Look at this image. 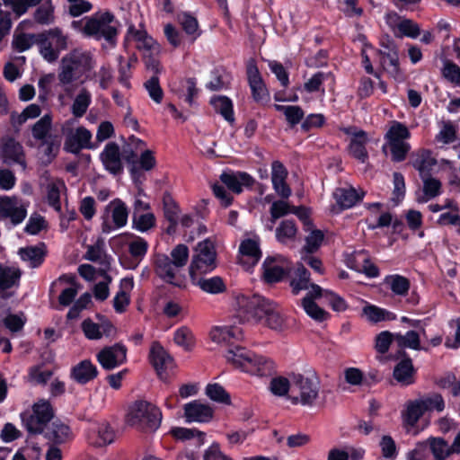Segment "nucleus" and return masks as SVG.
Here are the masks:
<instances>
[{
	"label": "nucleus",
	"mask_w": 460,
	"mask_h": 460,
	"mask_svg": "<svg viewBox=\"0 0 460 460\" xmlns=\"http://www.w3.org/2000/svg\"><path fill=\"white\" fill-rule=\"evenodd\" d=\"M162 421L160 410L147 401H136L128 410L126 422L128 425L144 431L156 430Z\"/></svg>",
	"instance_id": "423d86ee"
},
{
	"label": "nucleus",
	"mask_w": 460,
	"mask_h": 460,
	"mask_svg": "<svg viewBox=\"0 0 460 460\" xmlns=\"http://www.w3.org/2000/svg\"><path fill=\"white\" fill-rule=\"evenodd\" d=\"M97 368L89 360H83L71 371V377L78 384L84 385L97 376Z\"/></svg>",
	"instance_id": "473e14b6"
},
{
	"label": "nucleus",
	"mask_w": 460,
	"mask_h": 460,
	"mask_svg": "<svg viewBox=\"0 0 460 460\" xmlns=\"http://www.w3.org/2000/svg\"><path fill=\"white\" fill-rule=\"evenodd\" d=\"M70 436L69 427L60 421H54L47 432L48 438L58 444L66 442Z\"/></svg>",
	"instance_id": "8fccbe9b"
},
{
	"label": "nucleus",
	"mask_w": 460,
	"mask_h": 460,
	"mask_svg": "<svg viewBox=\"0 0 460 460\" xmlns=\"http://www.w3.org/2000/svg\"><path fill=\"white\" fill-rule=\"evenodd\" d=\"M392 154V159L395 162L403 161L410 151V145L405 140H394L387 142Z\"/></svg>",
	"instance_id": "680f3d73"
},
{
	"label": "nucleus",
	"mask_w": 460,
	"mask_h": 460,
	"mask_svg": "<svg viewBox=\"0 0 460 460\" xmlns=\"http://www.w3.org/2000/svg\"><path fill=\"white\" fill-rule=\"evenodd\" d=\"M1 155L5 163H17L25 169L22 146L13 138L6 137L2 139Z\"/></svg>",
	"instance_id": "412c9836"
},
{
	"label": "nucleus",
	"mask_w": 460,
	"mask_h": 460,
	"mask_svg": "<svg viewBox=\"0 0 460 460\" xmlns=\"http://www.w3.org/2000/svg\"><path fill=\"white\" fill-rule=\"evenodd\" d=\"M206 394L213 401L229 403L230 398L226 390L218 384H210L206 387Z\"/></svg>",
	"instance_id": "338daca9"
},
{
	"label": "nucleus",
	"mask_w": 460,
	"mask_h": 460,
	"mask_svg": "<svg viewBox=\"0 0 460 460\" xmlns=\"http://www.w3.org/2000/svg\"><path fill=\"white\" fill-rule=\"evenodd\" d=\"M128 210L126 204L119 199L111 201L105 208L102 216V230L110 234L112 230L121 228L128 223Z\"/></svg>",
	"instance_id": "9b49d317"
},
{
	"label": "nucleus",
	"mask_w": 460,
	"mask_h": 460,
	"mask_svg": "<svg viewBox=\"0 0 460 460\" xmlns=\"http://www.w3.org/2000/svg\"><path fill=\"white\" fill-rule=\"evenodd\" d=\"M424 413L425 411L420 399L410 401L406 403L405 410L402 412V420L408 433L411 432V429Z\"/></svg>",
	"instance_id": "7c9ffc66"
},
{
	"label": "nucleus",
	"mask_w": 460,
	"mask_h": 460,
	"mask_svg": "<svg viewBox=\"0 0 460 460\" xmlns=\"http://www.w3.org/2000/svg\"><path fill=\"white\" fill-rule=\"evenodd\" d=\"M53 417V410L49 401L41 399L33 404L32 413L23 415L22 420L31 433H41Z\"/></svg>",
	"instance_id": "f8f14e48"
},
{
	"label": "nucleus",
	"mask_w": 460,
	"mask_h": 460,
	"mask_svg": "<svg viewBox=\"0 0 460 460\" xmlns=\"http://www.w3.org/2000/svg\"><path fill=\"white\" fill-rule=\"evenodd\" d=\"M134 288L133 279L125 278L120 281V290L113 299V306L116 312L123 313L129 305V292Z\"/></svg>",
	"instance_id": "4c0bfd02"
},
{
	"label": "nucleus",
	"mask_w": 460,
	"mask_h": 460,
	"mask_svg": "<svg viewBox=\"0 0 460 460\" xmlns=\"http://www.w3.org/2000/svg\"><path fill=\"white\" fill-rule=\"evenodd\" d=\"M225 358L235 368L252 376H268L274 369V364L270 359L256 355L240 346L229 348Z\"/></svg>",
	"instance_id": "20e7f679"
},
{
	"label": "nucleus",
	"mask_w": 460,
	"mask_h": 460,
	"mask_svg": "<svg viewBox=\"0 0 460 460\" xmlns=\"http://www.w3.org/2000/svg\"><path fill=\"white\" fill-rule=\"evenodd\" d=\"M291 394L289 401L292 404L304 407L314 406L320 393V380L314 371L305 373H291Z\"/></svg>",
	"instance_id": "39448f33"
},
{
	"label": "nucleus",
	"mask_w": 460,
	"mask_h": 460,
	"mask_svg": "<svg viewBox=\"0 0 460 460\" xmlns=\"http://www.w3.org/2000/svg\"><path fill=\"white\" fill-rule=\"evenodd\" d=\"M234 308L242 323H260L278 332L287 329L286 318L278 305L264 296L239 295L235 298Z\"/></svg>",
	"instance_id": "f257e3e1"
},
{
	"label": "nucleus",
	"mask_w": 460,
	"mask_h": 460,
	"mask_svg": "<svg viewBox=\"0 0 460 460\" xmlns=\"http://www.w3.org/2000/svg\"><path fill=\"white\" fill-rule=\"evenodd\" d=\"M343 131L350 137L349 146V154L361 163H365L368 158L366 149V145L368 142L367 133L354 127L346 128Z\"/></svg>",
	"instance_id": "dca6fc26"
},
{
	"label": "nucleus",
	"mask_w": 460,
	"mask_h": 460,
	"mask_svg": "<svg viewBox=\"0 0 460 460\" xmlns=\"http://www.w3.org/2000/svg\"><path fill=\"white\" fill-rule=\"evenodd\" d=\"M261 257L259 242L255 239L243 240L239 247V263L246 270L258 263Z\"/></svg>",
	"instance_id": "6ab92c4d"
},
{
	"label": "nucleus",
	"mask_w": 460,
	"mask_h": 460,
	"mask_svg": "<svg viewBox=\"0 0 460 460\" xmlns=\"http://www.w3.org/2000/svg\"><path fill=\"white\" fill-rule=\"evenodd\" d=\"M179 207L169 195L164 197V214L169 221L170 226L168 232L175 231V227L179 221Z\"/></svg>",
	"instance_id": "49530a36"
},
{
	"label": "nucleus",
	"mask_w": 460,
	"mask_h": 460,
	"mask_svg": "<svg viewBox=\"0 0 460 460\" xmlns=\"http://www.w3.org/2000/svg\"><path fill=\"white\" fill-rule=\"evenodd\" d=\"M363 194V192L358 193L353 188H339L333 192L334 199L341 208L353 207L362 199Z\"/></svg>",
	"instance_id": "58836bf2"
},
{
	"label": "nucleus",
	"mask_w": 460,
	"mask_h": 460,
	"mask_svg": "<svg viewBox=\"0 0 460 460\" xmlns=\"http://www.w3.org/2000/svg\"><path fill=\"white\" fill-rule=\"evenodd\" d=\"M41 34H44L45 40L42 41L40 55L48 62H55L60 51L67 49L68 37L58 27L43 31Z\"/></svg>",
	"instance_id": "9d476101"
},
{
	"label": "nucleus",
	"mask_w": 460,
	"mask_h": 460,
	"mask_svg": "<svg viewBox=\"0 0 460 460\" xmlns=\"http://www.w3.org/2000/svg\"><path fill=\"white\" fill-rule=\"evenodd\" d=\"M309 272L302 264H298L296 270L295 276L291 279L290 286L292 288V293L297 295L301 290L312 288V285L309 282Z\"/></svg>",
	"instance_id": "37998d69"
},
{
	"label": "nucleus",
	"mask_w": 460,
	"mask_h": 460,
	"mask_svg": "<svg viewBox=\"0 0 460 460\" xmlns=\"http://www.w3.org/2000/svg\"><path fill=\"white\" fill-rule=\"evenodd\" d=\"M288 171L279 161H274L271 164V181L275 191L282 198H288L291 190L286 182Z\"/></svg>",
	"instance_id": "393cba45"
},
{
	"label": "nucleus",
	"mask_w": 460,
	"mask_h": 460,
	"mask_svg": "<svg viewBox=\"0 0 460 460\" xmlns=\"http://www.w3.org/2000/svg\"><path fill=\"white\" fill-rule=\"evenodd\" d=\"M173 341L177 345L184 348L186 350H190L194 344L193 334L191 331L185 326L175 331Z\"/></svg>",
	"instance_id": "052dcab7"
},
{
	"label": "nucleus",
	"mask_w": 460,
	"mask_h": 460,
	"mask_svg": "<svg viewBox=\"0 0 460 460\" xmlns=\"http://www.w3.org/2000/svg\"><path fill=\"white\" fill-rule=\"evenodd\" d=\"M323 289L320 286L312 285V290L301 301L305 312L311 318L318 322L324 321L328 316V313L319 307L314 302L315 299L323 297Z\"/></svg>",
	"instance_id": "a211bd4d"
},
{
	"label": "nucleus",
	"mask_w": 460,
	"mask_h": 460,
	"mask_svg": "<svg viewBox=\"0 0 460 460\" xmlns=\"http://www.w3.org/2000/svg\"><path fill=\"white\" fill-rule=\"evenodd\" d=\"M171 261L179 270L187 264L189 259V249L185 244L176 245L170 253Z\"/></svg>",
	"instance_id": "69168bd1"
},
{
	"label": "nucleus",
	"mask_w": 460,
	"mask_h": 460,
	"mask_svg": "<svg viewBox=\"0 0 460 460\" xmlns=\"http://www.w3.org/2000/svg\"><path fill=\"white\" fill-rule=\"evenodd\" d=\"M72 27L83 35L113 44L119 31V22L109 11H100L81 20L74 21Z\"/></svg>",
	"instance_id": "7ed1b4c3"
},
{
	"label": "nucleus",
	"mask_w": 460,
	"mask_h": 460,
	"mask_svg": "<svg viewBox=\"0 0 460 460\" xmlns=\"http://www.w3.org/2000/svg\"><path fill=\"white\" fill-rule=\"evenodd\" d=\"M247 76L254 100L256 102L266 100L268 98V91L253 61L249 62L247 66Z\"/></svg>",
	"instance_id": "bb28decb"
},
{
	"label": "nucleus",
	"mask_w": 460,
	"mask_h": 460,
	"mask_svg": "<svg viewBox=\"0 0 460 460\" xmlns=\"http://www.w3.org/2000/svg\"><path fill=\"white\" fill-rule=\"evenodd\" d=\"M411 133L407 127L400 122H394L386 132L387 142L394 140H406L410 138Z\"/></svg>",
	"instance_id": "0e129e2a"
},
{
	"label": "nucleus",
	"mask_w": 460,
	"mask_h": 460,
	"mask_svg": "<svg viewBox=\"0 0 460 460\" xmlns=\"http://www.w3.org/2000/svg\"><path fill=\"white\" fill-rule=\"evenodd\" d=\"M210 103L216 112L221 114L226 121L230 123L234 122L233 104L229 98L226 96H216L211 99Z\"/></svg>",
	"instance_id": "c03bdc74"
},
{
	"label": "nucleus",
	"mask_w": 460,
	"mask_h": 460,
	"mask_svg": "<svg viewBox=\"0 0 460 460\" xmlns=\"http://www.w3.org/2000/svg\"><path fill=\"white\" fill-rule=\"evenodd\" d=\"M115 433L109 423H102L96 430L89 436V443L96 447H105L114 441Z\"/></svg>",
	"instance_id": "c9c22d12"
},
{
	"label": "nucleus",
	"mask_w": 460,
	"mask_h": 460,
	"mask_svg": "<svg viewBox=\"0 0 460 460\" xmlns=\"http://www.w3.org/2000/svg\"><path fill=\"white\" fill-rule=\"evenodd\" d=\"M0 215L3 218L10 219L13 225H18L27 216V204L15 197H2Z\"/></svg>",
	"instance_id": "ddd939ff"
},
{
	"label": "nucleus",
	"mask_w": 460,
	"mask_h": 460,
	"mask_svg": "<svg viewBox=\"0 0 460 460\" xmlns=\"http://www.w3.org/2000/svg\"><path fill=\"white\" fill-rule=\"evenodd\" d=\"M34 21L41 25H49L55 22L54 6L50 0H47L39 6L33 14Z\"/></svg>",
	"instance_id": "de8ad7c7"
},
{
	"label": "nucleus",
	"mask_w": 460,
	"mask_h": 460,
	"mask_svg": "<svg viewBox=\"0 0 460 460\" xmlns=\"http://www.w3.org/2000/svg\"><path fill=\"white\" fill-rule=\"evenodd\" d=\"M296 227L293 221H282L279 226L276 229V237L280 243H286L296 236Z\"/></svg>",
	"instance_id": "e2e57ef3"
},
{
	"label": "nucleus",
	"mask_w": 460,
	"mask_h": 460,
	"mask_svg": "<svg viewBox=\"0 0 460 460\" xmlns=\"http://www.w3.org/2000/svg\"><path fill=\"white\" fill-rule=\"evenodd\" d=\"M274 107L285 115L288 123L292 127L297 125L305 116L304 111L297 105L275 104Z\"/></svg>",
	"instance_id": "3c124183"
},
{
	"label": "nucleus",
	"mask_w": 460,
	"mask_h": 460,
	"mask_svg": "<svg viewBox=\"0 0 460 460\" xmlns=\"http://www.w3.org/2000/svg\"><path fill=\"white\" fill-rule=\"evenodd\" d=\"M291 388V373L287 377L278 376L272 378L270 384V389L274 395L287 396L288 400Z\"/></svg>",
	"instance_id": "09e8293b"
},
{
	"label": "nucleus",
	"mask_w": 460,
	"mask_h": 460,
	"mask_svg": "<svg viewBox=\"0 0 460 460\" xmlns=\"http://www.w3.org/2000/svg\"><path fill=\"white\" fill-rule=\"evenodd\" d=\"M426 441L429 444L431 458L434 460H446L452 455L450 446L444 438L430 437Z\"/></svg>",
	"instance_id": "ea45409f"
},
{
	"label": "nucleus",
	"mask_w": 460,
	"mask_h": 460,
	"mask_svg": "<svg viewBox=\"0 0 460 460\" xmlns=\"http://www.w3.org/2000/svg\"><path fill=\"white\" fill-rule=\"evenodd\" d=\"M216 267V251L214 243L209 240L199 243L193 256L190 274L192 279L202 273H207Z\"/></svg>",
	"instance_id": "1a4fd4ad"
},
{
	"label": "nucleus",
	"mask_w": 460,
	"mask_h": 460,
	"mask_svg": "<svg viewBox=\"0 0 460 460\" xmlns=\"http://www.w3.org/2000/svg\"><path fill=\"white\" fill-rule=\"evenodd\" d=\"M154 266L156 275L163 280L169 283H172V280L175 279L179 271V269L174 266L171 258L163 253L155 254L154 258Z\"/></svg>",
	"instance_id": "5701e85b"
},
{
	"label": "nucleus",
	"mask_w": 460,
	"mask_h": 460,
	"mask_svg": "<svg viewBox=\"0 0 460 460\" xmlns=\"http://www.w3.org/2000/svg\"><path fill=\"white\" fill-rule=\"evenodd\" d=\"M385 22L395 37L417 38L420 35V28L413 21L402 17L394 12L385 15Z\"/></svg>",
	"instance_id": "4468645a"
},
{
	"label": "nucleus",
	"mask_w": 460,
	"mask_h": 460,
	"mask_svg": "<svg viewBox=\"0 0 460 460\" xmlns=\"http://www.w3.org/2000/svg\"><path fill=\"white\" fill-rule=\"evenodd\" d=\"M155 217L152 213L135 215L133 217V225L135 228L141 232L147 231L155 226Z\"/></svg>",
	"instance_id": "774afa93"
},
{
	"label": "nucleus",
	"mask_w": 460,
	"mask_h": 460,
	"mask_svg": "<svg viewBox=\"0 0 460 460\" xmlns=\"http://www.w3.org/2000/svg\"><path fill=\"white\" fill-rule=\"evenodd\" d=\"M75 126V119H67L61 126V133L65 137L64 149L72 154H78L82 149H91L92 133L84 127Z\"/></svg>",
	"instance_id": "6e6552de"
},
{
	"label": "nucleus",
	"mask_w": 460,
	"mask_h": 460,
	"mask_svg": "<svg viewBox=\"0 0 460 460\" xmlns=\"http://www.w3.org/2000/svg\"><path fill=\"white\" fill-rule=\"evenodd\" d=\"M197 285L205 292L210 294H218L226 289V286L219 277L210 279H199Z\"/></svg>",
	"instance_id": "4d7b16f0"
},
{
	"label": "nucleus",
	"mask_w": 460,
	"mask_h": 460,
	"mask_svg": "<svg viewBox=\"0 0 460 460\" xmlns=\"http://www.w3.org/2000/svg\"><path fill=\"white\" fill-rule=\"evenodd\" d=\"M221 181L234 193H241L243 186H251L252 178L246 172H224L220 175Z\"/></svg>",
	"instance_id": "c85d7f7f"
},
{
	"label": "nucleus",
	"mask_w": 460,
	"mask_h": 460,
	"mask_svg": "<svg viewBox=\"0 0 460 460\" xmlns=\"http://www.w3.org/2000/svg\"><path fill=\"white\" fill-rule=\"evenodd\" d=\"M52 125V118L46 114L41 117L32 127V137L35 139L43 141L49 139V134Z\"/></svg>",
	"instance_id": "864d4df0"
},
{
	"label": "nucleus",
	"mask_w": 460,
	"mask_h": 460,
	"mask_svg": "<svg viewBox=\"0 0 460 460\" xmlns=\"http://www.w3.org/2000/svg\"><path fill=\"white\" fill-rule=\"evenodd\" d=\"M145 82L144 86L149 97L156 103H160L164 97V91L160 85L158 74H155Z\"/></svg>",
	"instance_id": "6e6d98bb"
},
{
	"label": "nucleus",
	"mask_w": 460,
	"mask_h": 460,
	"mask_svg": "<svg viewBox=\"0 0 460 460\" xmlns=\"http://www.w3.org/2000/svg\"><path fill=\"white\" fill-rule=\"evenodd\" d=\"M95 66L91 51L77 48L66 54L60 60L58 79L59 85L67 93H72L87 78V74Z\"/></svg>",
	"instance_id": "f03ea898"
},
{
	"label": "nucleus",
	"mask_w": 460,
	"mask_h": 460,
	"mask_svg": "<svg viewBox=\"0 0 460 460\" xmlns=\"http://www.w3.org/2000/svg\"><path fill=\"white\" fill-rule=\"evenodd\" d=\"M288 270V263L284 257H268L263 262V278L268 283L278 282Z\"/></svg>",
	"instance_id": "f3484780"
},
{
	"label": "nucleus",
	"mask_w": 460,
	"mask_h": 460,
	"mask_svg": "<svg viewBox=\"0 0 460 460\" xmlns=\"http://www.w3.org/2000/svg\"><path fill=\"white\" fill-rule=\"evenodd\" d=\"M184 417L187 422H208L213 417L212 408L195 400L184 405Z\"/></svg>",
	"instance_id": "aec40b11"
},
{
	"label": "nucleus",
	"mask_w": 460,
	"mask_h": 460,
	"mask_svg": "<svg viewBox=\"0 0 460 460\" xmlns=\"http://www.w3.org/2000/svg\"><path fill=\"white\" fill-rule=\"evenodd\" d=\"M380 66L383 69L394 79H401V70L399 67L398 53H395L394 60L390 58V56H383L379 58Z\"/></svg>",
	"instance_id": "bf43d9fd"
},
{
	"label": "nucleus",
	"mask_w": 460,
	"mask_h": 460,
	"mask_svg": "<svg viewBox=\"0 0 460 460\" xmlns=\"http://www.w3.org/2000/svg\"><path fill=\"white\" fill-rule=\"evenodd\" d=\"M413 156L412 165L420 172L421 178L429 175L431 169L437 164L436 158L428 149H420L414 153Z\"/></svg>",
	"instance_id": "72a5a7b5"
},
{
	"label": "nucleus",
	"mask_w": 460,
	"mask_h": 460,
	"mask_svg": "<svg viewBox=\"0 0 460 460\" xmlns=\"http://www.w3.org/2000/svg\"><path fill=\"white\" fill-rule=\"evenodd\" d=\"M44 34L40 33H19L17 34L13 40V46L20 52H23L33 45H38L40 50L42 47V41L45 40Z\"/></svg>",
	"instance_id": "e433bc0d"
},
{
	"label": "nucleus",
	"mask_w": 460,
	"mask_h": 460,
	"mask_svg": "<svg viewBox=\"0 0 460 460\" xmlns=\"http://www.w3.org/2000/svg\"><path fill=\"white\" fill-rule=\"evenodd\" d=\"M348 265L358 272L364 273L368 278H376L379 275L378 268L370 261L369 256L364 252H357L349 260Z\"/></svg>",
	"instance_id": "a878e982"
},
{
	"label": "nucleus",
	"mask_w": 460,
	"mask_h": 460,
	"mask_svg": "<svg viewBox=\"0 0 460 460\" xmlns=\"http://www.w3.org/2000/svg\"><path fill=\"white\" fill-rule=\"evenodd\" d=\"M82 330L85 337L89 340H99L103 335H110L112 331V324L108 321L102 323H96L92 319L87 318L82 323Z\"/></svg>",
	"instance_id": "c756f323"
},
{
	"label": "nucleus",
	"mask_w": 460,
	"mask_h": 460,
	"mask_svg": "<svg viewBox=\"0 0 460 460\" xmlns=\"http://www.w3.org/2000/svg\"><path fill=\"white\" fill-rule=\"evenodd\" d=\"M92 102V94L86 88H81L71 105V112L75 118L83 117Z\"/></svg>",
	"instance_id": "a19ab883"
},
{
	"label": "nucleus",
	"mask_w": 460,
	"mask_h": 460,
	"mask_svg": "<svg viewBox=\"0 0 460 460\" xmlns=\"http://www.w3.org/2000/svg\"><path fill=\"white\" fill-rule=\"evenodd\" d=\"M385 284H386L391 290L398 296L406 295L410 288L409 280L405 277L400 275L387 276L385 279Z\"/></svg>",
	"instance_id": "5fc2aeb1"
},
{
	"label": "nucleus",
	"mask_w": 460,
	"mask_h": 460,
	"mask_svg": "<svg viewBox=\"0 0 460 460\" xmlns=\"http://www.w3.org/2000/svg\"><path fill=\"white\" fill-rule=\"evenodd\" d=\"M21 270L15 267H7L0 264V296H4L7 289L18 286Z\"/></svg>",
	"instance_id": "f704fd0d"
},
{
	"label": "nucleus",
	"mask_w": 460,
	"mask_h": 460,
	"mask_svg": "<svg viewBox=\"0 0 460 460\" xmlns=\"http://www.w3.org/2000/svg\"><path fill=\"white\" fill-rule=\"evenodd\" d=\"M128 35L137 42V48L143 52L146 69L149 72L159 74L163 69L158 60L161 52L160 45L146 31L137 30L132 25L128 27Z\"/></svg>",
	"instance_id": "0eeeda50"
},
{
	"label": "nucleus",
	"mask_w": 460,
	"mask_h": 460,
	"mask_svg": "<svg viewBox=\"0 0 460 460\" xmlns=\"http://www.w3.org/2000/svg\"><path fill=\"white\" fill-rule=\"evenodd\" d=\"M105 168L111 173L116 174L122 171V164L119 146L116 143H109L101 155Z\"/></svg>",
	"instance_id": "cd10ccee"
},
{
	"label": "nucleus",
	"mask_w": 460,
	"mask_h": 460,
	"mask_svg": "<svg viewBox=\"0 0 460 460\" xmlns=\"http://www.w3.org/2000/svg\"><path fill=\"white\" fill-rule=\"evenodd\" d=\"M243 332L240 328L224 325L215 326L210 331V338L212 341L218 344H226L233 348L234 341L242 339Z\"/></svg>",
	"instance_id": "4be33fe9"
},
{
	"label": "nucleus",
	"mask_w": 460,
	"mask_h": 460,
	"mask_svg": "<svg viewBox=\"0 0 460 460\" xmlns=\"http://www.w3.org/2000/svg\"><path fill=\"white\" fill-rule=\"evenodd\" d=\"M421 179L423 181V196L418 199L419 202H427L440 195L442 184L439 180L431 177L429 174Z\"/></svg>",
	"instance_id": "79ce46f5"
},
{
	"label": "nucleus",
	"mask_w": 460,
	"mask_h": 460,
	"mask_svg": "<svg viewBox=\"0 0 460 460\" xmlns=\"http://www.w3.org/2000/svg\"><path fill=\"white\" fill-rule=\"evenodd\" d=\"M19 254L23 261L30 263L31 268H36L42 263L45 252L43 247L30 246L20 249Z\"/></svg>",
	"instance_id": "a18cd8bd"
},
{
	"label": "nucleus",
	"mask_w": 460,
	"mask_h": 460,
	"mask_svg": "<svg viewBox=\"0 0 460 460\" xmlns=\"http://www.w3.org/2000/svg\"><path fill=\"white\" fill-rule=\"evenodd\" d=\"M415 373L411 359L407 358L394 367V377L402 385H410L415 381Z\"/></svg>",
	"instance_id": "2f4dec72"
},
{
	"label": "nucleus",
	"mask_w": 460,
	"mask_h": 460,
	"mask_svg": "<svg viewBox=\"0 0 460 460\" xmlns=\"http://www.w3.org/2000/svg\"><path fill=\"white\" fill-rule=\"evenodd\" d=\"M421 405L426 411H442L445 408V402L439 394H430L420 398Z\"/></svg>",
	"instance_id": "13d9d810"
},
{
	"label": "nucleus",
	"mask_w": 460,
	"mask_h": 460,
	"mask_svg": "<svg viewBox=\"0 0 460 460\" xmlns=\"http://www.w3.org/2000/svg\"><path fill=\"white\" fill-rule=\"evenodd\" d=\"M394 341L400 348H409L411 349H420V341L418 332L409 331L405 334H394Z\"/></svg>",
	"instance_id": "603ef678"
},
{
	"label": "nucleus",
	"mask_w": 460,
	"mask_h": 460,
	"mask_svg": "<svg viewBox=\"0 0 460 460\" xmlns=\"http://www.w3.org/2000/svg\"><path fill=\"white\" fill-rule=\"evenodd\" d=\"M97 359L104 369H114L126 362L127 348L120 343L105 347L97 354Z\"/></svg>",
	"instance_id": "2eb2a0df"
},
{
	"label": "nucleus",
	"mask_w": 460,
	"mask_h": 460,
	"mask_svg": "<svg viewBox=\"0 0 460 460\" xmlns=\"http://www.w3.org/2000/svg\"><path fill=\"white\" fill-rule=\"evenodd\" d=\"M150 360L157 375L164 378L166 369L172 366V358L159 343H153L150 350Z\"/></svg>",
	"instance_id": "b1692460"
}]
</instances>
